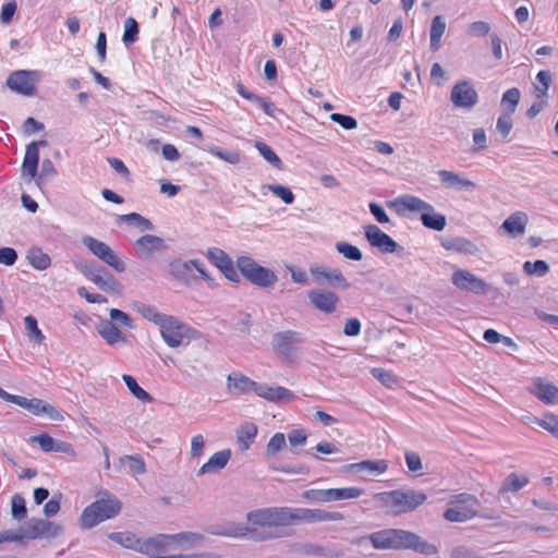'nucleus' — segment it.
<instances>
[{"label": "nucleus", "instance_id": "1", "mask_svg": "<svg viewBox=\"0 0 558 558\" xmlns=\"http://www.w3.org/2000/svg\"><path fill=\"white\" fill-rule=\"evenodd\" d=\"M246 519L253 524L268 525L274 527V532L283 533V527L296 522L342 521L344 515L340 512H329L323 509L272 507L251 511Z\"/></svg>", "mask_w": 558, "mask_h": 558}, {"label": "nucleus", "instance_id": "2", "mask_svg": "<svg viewBox=\"0 0 558 558\" xmlns=\"http://www.w3.org/2000/svg\"><path fill=\"white\" fill-rule=\"evenodd\" d=\"M369 542L375 549H413L423 555H435L437 547L417 534L402 529H386L362 536L353 543L363 545Z\"/></svg>", "mask_w": 558, "mask_h": 558}, {"label": "nucleus", "instance_id": "3", "mask_svg": "<svg viewBox=\"0 0 558 558\" xmlns=\"http://www.w3.org/2000/svg\"><path fill=\"white\" fill-rule=\"evenodd\" d=\"M373 498L379 508L386 509L387 513L400 515L417 509L426 501L427 496L423 492L405 488L377 493Z\"/></svg>", "mask_w": 558, "mask_h": 558}, {"label": "nucleus", "instance_id": "4", "mask_svg": "<svg viewBox=\"0 0 558 558\" xmlns=\"http://www.w3.org/2000/svg\"><path fill=\"white\" fill-rule=\"evenodd\" d=\"M84 509L81 524L84 529H92L98 523L116 517L121 510V502L108 493Z\"/></svg>", "mask_w": 558, "mask_h": 558}, {"label": "nucleus", "instance_id": "5", "mask_svg": "<svg viewBox=\"0 0 558 558\" xmlns=\"http://www.w3.org/2000/svg\"><path fill=\"white\" fill-rule=\"evenodd\" d=\"M177 549L172 535L158 534L155 537L145 538L140 553L149 555L151 558H220L219 556L207 555H170L169 553Z\"/></svg>", "mask_w": 558, "mask_h": 558}, {"label": "nucleus", "instance_id": "6", "mask_svg": "<svg viewBox=\"0 0 558 558\" xmlns=\"http://www.w3.org/2000/svg\"><path fill=\"white\" fill-rule=\"evenodd\" d=\"M303 342L302 333L295 330H283L272 335L271 347L275 354L284 362L294 363L299 359Z\"/></svg>", "mask_w": 558, "mask_h": 558}, {"label": "nucleus", "instance_id": "7", "mask_svg": "<svg viewBox=\"0 0 558 558\" xmlns=\"http://www.w3.org/2000/svg\"><path fill=\"white\" fill-rule=\"evenodd\" d=\"M247 522L250 523L248 520ZM251 524L253 525L252 527L245 526L243 524H230L213 533L221 536L247 538L254 542H264L286 536L284 533L274 532V527H270L268 525H256L253 524L252 522Z\"/></svg>", "mask_w": 558, "mask_h": 558}, {"label": "nucleus", "instance_id": "8", "mask_svg": "<svg viewBox=\"0 0 558 558\" xmlns=\"http://www.w3.org/2000/svg\"><path fill=\"white\" fill-rule=\"evenodd\" d=\"M236 267L243 277L250 282L262 288L272 287L277 281V276L270 269L258 265L248 256H241L236 259Z\"/></svg>", "mask_w": 558, "mask_h": 558}, {"label": "nucleus", "instance_id": "9", "mask_svg": "<svg viewBox=\"0 0 558 558\" xmlns=\"http://www.w3.org/2000/svg\"><path fill=\"white\" fill-rule=\"evenodd\" d=\"M82 243L89 252L99 258L102 263L114 269L117 272H123L126 269L125 263L118 254L105 242L99 241L90 235H84Z\"/></svg>", "mask_w": 558, "mask_h": 558}, {"label": "nucleus", "instance_id": "10", "mask_svg": "<svg viewBox=\"0 0 558 558\" xmlns=\"http://www.w3.org/2000/svg\"><path fill=\"white\" fill-rule=\"evenodd\" d=\"M364 490L359 487L328 488V489H308L302 493L304 499L315 502H330L344 499L359 498Z\"/></svg>", "mask_w": 558, "mask_h": 558}, {"label": "nucleus", "instance_id": "11", "mask_svg": "<svg viewBox=\"0 0 558 558\" xmlns=\"http://www.w3.org/2000/svg\"><path fill=\"white\" fill-rule=\"evenodd\" d=\"M159 329L163 341L171 348L181 345L183 340L190 338V333L193 332L185 324L169 315L159 325Z\"/></svg>", "mask_w": 558, "mask_h": 558}, {"label": "nucleus", "instance_id": "12", "mask_svg": "<svg viewBox=\"0 0 558 558\" xmlns=\"http://www.w3.org/2000/svg\"><path fill=\"white\" fill-rule=\"evenodd\" d=\"M450 100L457 108L472 109L478 102V95L470 81H460L453 85Z\"/></svg>", "mask_w": 558, "mask_h": 558}, {"label": "nucleus", "instance_id": "13", "mask_svg": "<svg viewBox=\"0 0 558 558\" xmlns=\"http://www.w3.org/2000/svg\"><path fill=\"white\" fill-rule=\"evenodd\" d=\"M25 525L28 539L52 538L59 536L63 531L60 524L38 518L29 519Z\"/></svg>", "mask_w": 558, "mask_h": 558}, {"label": "nucleus", "instance_id": "14", "mask_svg": "<svg viewBox=\"0 0 558 558\" xmlns=\"http://www.w3.org/2000/svg\"><path fill=\"white\" fill-rule=\"evenodd\" d=\"M37 73L34 71L19 70L10 74L7 86L17 94L33 96L36 93Z\"/></svg>", "mask_w": 558, "mask_h": 558}, {"label": "nucleus", "instance_id": "15", "mask_svg": "<svg viewBox=\"0 0 558 558\" xmlns=\"http://www.w3.org/2000/svg\"><path fill=\"white\" fill-rule=\"evenodd\" d=\"M452 283L460 290L474 294L486 293L489 286L481 278L466 269H457L451 277Z\"/></svg>", "mask_w": 558, "mask_h": 558}, {"label": "nucleus", "instance_id": "16", "mask_svg": "<svg viewBox=\"0 0 558 558\" xmlns=\"http://www.w3.org/2000/svg\"><path fill=\"white\" fill-rule=\"evenodd\" d=\"M310 303L319 312L332 314L336 312L340 298L332 291L314 289L307 293Z\"/></svg>", "mask_w": 558, "mask_h": 558}, {"label": "nucleus", "instance_id": "17", "mask_svg": "<svg viewBox=\"0 0 558 558\" xmlns=\"http://www.w3.org/2000/svg\"><path fill=\"white\" fill-rule=\"evenodd\" d=\"M365 238L371 246L378 248L381 253H393L399 244L376 225L365 227Z\"/></svg>", "mask_w": 558, "mask_h": 558}, {"label": "nucleus", "instance_id": "18", "mask_svg": "<svg viewBox=\"0 0 558 558\" xmlns=\"http://www.w3.org/2000/svg\"><path fill=\"white\" fill-rule=\"evenodd\" d=\"M311 274L319 284L328 282L332 287L341 288L343 290H347L350 287V283L342 275V271L338 268L315 267L311 268Z\"/></svg>", "mask_w": 558, "mask_h": 558}, {"label": "nucleus", "instance_id": "19", "mask_svg": "<svg viewBox=\"0 0 558 558\" xmlns=\"http://www.w3.org/2000/svg\"><path fill=\"white\" fill-rule=\"evenodd\" d=\"M135 250L142 260H148L155 253L166 250V244L162 238L146 234L135 241Z\"/></svg>", "mask_w": 558, "mask_h": 558}, {"label": "nucleus", "instance_id": "20", "mask_svg": "<svg viewBox=\"0 0 558 558\" xmlns=\"http://www.w3.org/2000/svg\"><path fill=\"white\" fill-rule=\"evenodd\" d=\"M475 517H480V518H483V519H486V520H496V519H499V515L496 514V513H481L477 509L475 508H472V507H459V506H456V507H452V508H448L445 512H444V518L447 520V521H450V522H465L470 519H473Z\"/></svg>", "mask_w": 558, "mask_h": 558}, {"label": "nucleus", "instance_id": "21", "mask_svg": "<svg viewBox=\"0 0 558 558\" xmlns=\"http://www.w3.org/2000/svg\"><path fill=\"white\" fill-rule=\"evenodd\" d=\"M393 205L397 208L399 214H403L404 211L410 213H418L425 215L426 213H430L434 210V206L429 203L421 199L420 197L407 194L398 197Z\"/></svg>", "mask_w": 558, "mask_h": 558}, {"label": "nucleus", "instance_id": "22", "mask_svg": "<svg viewBox=\"0 0 558 558\" xmlns=\"http://www.w3.org/2000/svg\"><path fill=\"white\" fill-rule=\"evenodd\" d=\"M17 405L23 409H26L27 411L35 415L46 414L47 416L54 421H59L62 418L60 412L54 407L37 398L27 399L25 397L20 396Z\"/></svg>", "mask_w": 558, "mask_h": 558}, {"label": "nucleus", "instance_id": "23", "mask_svg": "<svg viewBox=\"0 0 558 558\" xmlns=\"http://www.w3.org/2000/svg\"><path fill=\"white\" fill-rule=\"evenodd\" d=\"M441 184L447 189L471 192L476 189L475 182L462 177L458 172L449 170H439L437 172Z\"/></svg>", "mask_w": 558, "mask_h": 558}, {"label": "nucleus", "instance_id": "24", "mask_svg": "<svg viewBox=\"0 0 558 558\" xmlns=\"http://www.w3.org/2000/svg\"><path fill=\"white\" fill-rule=\"evenodd\" d=\"M441 245L447 251L476 256L481 248L471 240L463 236H446L441 239Z\"/></svg>", "mask_w": 558, "mask_h": 558}, {"label": "nucleus", "instance_id": "25", "mask_svg": "<svg viewBox=\"0 0 558 558\" xmlns=\"http://www.w3.org/2000/svg\"><path fill=\"white\" fill-rule=\"evenodd\" d=\"M530 392L546 404L558 403V387L544 383L541 378L534 379V386L529 388Z\"/></svg>", "mask_w": 558, "mask_h": 558}, {"label": "nucleus", "instance_id": "26", "mask_svg": "<svg viewBox=\"0 0 558 558\" xmlns=\"http://www.w3.org/2000/svg\"><path fill=\"white\" fill-rule=\"evenodd\" d=\"M255 393L271 402L288 401L294 398L293 392L284 387H272L258 383L255 388Z\"/></svg>", "mask_w": 558, "mask_h": 558}, {"label": "nucleus", "instance_id": "27", "mask_svg": "<svg viewBox=\"0 0 558 558\" xmlns=\"http://www.w3.org/2000/svg\"><path fill=\"white\" fill-rule=\"evenodd\" d=\"M231 458V450L226 449L214 453L196 472L197 476L217 473L222 470Z\"/></svg>", "mask_w": 558, "mask_h": 558}, {"label": "nucleus", "instance_id": "28", "mask_svg": "<svg viewBox=\"0 0 558 558\" xmlns=\"http://www.w3.org/2000/svg\"><path fill=\"white\" fill-rule=\"evenodd\" d=\"M527 216L522 211L511 214L501 225L504 229L511 236L522 235L526 230Z\"/></svg>", "mask_w": 558, "mask_h": 558}, {"label": "nucleus", "instance_id": "29", "mask_svg": "<svg viewBox=\"0 0 558 558\" xmlns=\"http://www.w3.org/2000/svg\"><path fill=\"white\" fill-rule=\"evenodd\" d=\"M97 331L109 345L124 343L126 341V337L112 322H101L97 326Z\"/></svg>", "mask_w": 558, "mask_h": 558}, {"label": "nucleus", "instance_id": "30", "mask_svg": "<svg viewBox=\"0 0 558 558\" xmlns=\"http://www.w3.org/2000/svg\"><path fill=\"white\" fill-rule=\"evenodd\" d=\"M345 469L357 472L367 471L371 475L377 476L388 470V463L386 460H363L357 463H351Z\"/></svg>", "mask_w": 558, "mask_h": 558}, {"label": "nucleus", "instance_id": "31", "mask_svg": "<svg viewBox=\"0 0 558 558\" xmlns=\"http://www.w3.org/2000/svg\"><path fill=\"white\" fill-rule=\"evenodd\" d=\"M39 153L35 144H28L24 156L22 172L23 175H28L31 179L35 178L38 171Z\"/></svg>", "mask_w": 558, "mask_h": 558}, {"label": "nucleus", "instance_id": "32", "mask_svg": "<svg viewBox=\"0 0 558 558\" xmlns=\"http://www.w3.org/2000/svg\"><path fill=\"white\" fill-rule=\"evenodd\" d=\"M100 290L108 293H117L121 291V283L106 268L96 275L92 280Z\"/></svg>", "mask_w": 558, "mask_h": 558}, {"label": "nucleus", "instance_id": "33", "mask_svg": "<svg viewBox=\"0 0 558 558\" xmlns=\"http://www.w3.org/2000/svg\"><path fill=\"white\" fill-rule=\"evenodd\" d=\"M108 537L114 543L138 553L144 544V539L136 537V535L131 532H113L110 533Z\"/></svg>", "mask_w": 558, "mask_h": 558}, {"label": "nucleus", "instance_id": "34", "mask_svg": "<svg viewBox=\"0 0 558 558\" xmlns=\"http://www.w3.org/2000/svg\"><path fill=\"white\" fill-rule=\"evenodd\" d=\"M257 435V426L254 423H244L236 430V439L242 451L248 450Z\"/></svg>", "mask_w": 558, "mask_h": 558}, {"label": "nucleus", "instance_id": "35", "mask_svg": "<svg viewBox=\"0 0 558 558\" xmlns=\"http://www.w3.org/2000/svg\"><path fill=\"white\" fill-rule=\"evenodd\" d=\"M446 31V21L441 15H436L430 25V49L437 51L440 48V39Z\"/></svg>", "mask_w": 558, "mask_h": 558}, {"label": "nucleus", "instance_id": "36", "mask_svg": "<svg viewBox=\"0 0 558 558\" xmlns=\"http://www.w3.org/2000/svg\"><path fill=\"white\" fill-rule=\"evenodd\" d=\"M26 258L29 264L38 270H45L51 265V258L49 255L37 247L31 248L27 252Z\"/></svg>", "mask_w": 558, "mask_h": 558}, {"label": "nucleus", "instance_id": "37", "mask_svg": "<svg viewBox=\"0 0 558 558\" xmlns=\"http://www.w3.org/2000/svg\"><path fill=\"white\" fill-rule=\"evenodd\" d=\"M521 99V92L517 87L506 90L501 97V106L505 108L504 113L513 114Z\"/></svg>", "mask_w": 558, "mask_h": 558}, {"label": "nucleus", "instance_id": "38", "mask_svg": "<svg viewBox=\"0 0 558 558\" xmlns=\"http://www.w3.org/2000/svg\"><path fill=\"white\" fill-rule=\"evenodd\" d=\"M122 380L124 381L125 386L130 390V392L135 397L137 400H141L143 402H151L153 397L145 391L136 381V379L131 375H122Z\"/></svg>", "mask_w": 558, "mask_h": 558}, {"label": "nucleus", "instance_id": "39", "mask_svg": "<svg viewBox=\"0 0 558 558\" xmlns=\"http://www.w3.org/2000/svg\"><path fill=\"white\" fill-rule=\"evenodd\" d=\"M421 221L424 227L435 231H442L447 223L446 217L441 214L435 213V209L430 213L422 215Z\"/></svg>", "mask_w": 558, "mask_h": 558}, {"label": "nucleus", "instance_id": "40", "mask_svg": "<svg viewBox=\"0 0 558 558\" xmlns=\"http://www.w3.org/2000/svg\"><path fill=\"white\" fill-rule=\"evenodd\" d=\"M118 219L128 223L135 225L142 232L154 230V225L151 221L137 213L121 215Z\"/></svg>", "mask_w": 558, "mask_h": 558}, {"label": "nucleus", "instance_id": "41", "mask_svg": "<svg viewBox=\"0 0 558 558\" xmlns=\"http://www.w3.org/2000/svg\"><path fill=\"white\" fill-rule=\"evenodd\" d=\"M137 312L144 317L146 318L147 320H150L153 323H155L156 325H160L163 319L168 316L166 314H162L160 312L157 311L156 307L151 306V305H147V304H144V303H140V304H136L135 305Z\"/></svg>", "mask_w": 558, "mask_h": 558}, {"label": "nucleus", "instance_id": "42", "mask_svg": "<svg viewBox=\"0 0 558 558\" xmlns=\"http://www.w3.org/2000/svg\"><path fill=\"white\" fill-rule=\"evenodd\" d=\"M255 147L265 160H267L274 168L282 170L283 163L270 146L263 142H256Z\"/></svg>", "mask_w": 558, "mask_h": 558}, {"label": "nucleus", "instance_id": "43", "mask_svg": "<svg viewBox=\"0 0 558 558\" xmlns=\"http://www.w3.org/2000/svg\"><path fill=\"white\" fill-rule=\"evenodd\" d=\"M75 268L88 280H93L97 274L105 271V267L94 260H81L75 264Z\"/></svg>", "mask_w": 558, "mask_h": 558}, {"label": "nucleus", "instance_id": "44", "mask_svg": "<svg viewBox=\"0 0 558 558\" xmlns=\"http://www.w3.org/2000/svg\"><path fill=\"white\" fill-rule=\"evenodd\" d=\"M529 483L526 477L520 478L515 473L509 474L499 489V494H505L507 492H518L523 488Z\"/></svg>", "mask_w": 558, "mask_h": 558}, {"label": "nucleus", "instance_id": "45", "mask_svg": "<svg viewBox=\"0 0 558 558\" xmlns=\"http://www.w3.org/2000/svg\"><path fill=\"white\" fill-rule=\"evenodd\" d=\"M338 253L350 260L360 262L363 258L362 251L348 242H337L335 245Z\"/></svg>", "mask_w": 558, "mask_h": 558}, {"label": "nucleus", "instance_id": "46", "mask_svg": "<svg viewBox=\"0 0 558 558\" xmlns=\"http://www.w3.org/2000/svg\"><path fill=\"white\" fill-rule=\"evenodd\" d=\"M529 421L536 423L550 434H553L555 437L558 438V415L549 414L546 415L544 418H537L535 416L527 417Z\"/></svg>", "mask_w": 558, "mask_h": 558}, {"label": "nucleus", "instance_id": "47", "mask_svg": "<svg viewBox=\"0 0 558 558\" xmlns=\"http://www.w3.org/2000/svg\"><path fill=\"white\" fill-rule=\"evenodd\" d=\"M523 270L529 276L543 277L549 271V265L542 259H537L533 263L527 260L523 264Z\"/></svg>", "mask_w": 558, "mask_h": 558}, {"label": "nucleus", "instance_id": "48", "mask_svg": "<svg viewBox=\"0 0 558 558\" xmlns=\"http://www.w3.org/2000/svg\"><path fill=\"white\" fill-rule=\"evenodd\" d=\"M24 323H25V329L27 331V336L29 337V339L32 341L40 344L44 341L45 336L43 335L41 330L38 328L37 319L34 316L28 315L24 318Z\"/></svg>", "mask_w": 558, "mask_h": 558}, {"label": "nucleus", "instance_id": "49", "mask_svg": "<svg viewBox=\"0 0 558 558\" xmlns=\"http://www.w3.org/2000/svg\"><path fill=\"white\" fill-rule=\"evenodd\" d=\"M228 381L229 383L233 381V387L241 392H248V391L255 392V388L257 386L256 381H253L252 379H250L248 377H246L244 375H234V376L229 375Z\"/></svg>", "mask_w": 558, "mask_h": 558}, {"label": "nucleus", "instance_id": "50", "mask_svg": "<svg viewBox=\"0 0 558 558\" xmlns=\"http://www.w3.org/2000/svg\"><path fill=\"white\" fill-rule=\"evenodd\" d=\"M536 80L539 83V85H535L537 98L547 97L551 84V73L547 70H542L537 73Z\"/></svg>", "mask_w": 558, "mask_h": 558}, {"label": "nucleus", "instance_id": "51", "mask_svg": "<svg viewBox=\"0 0 558 558\" xmlns=\"http://www.w3.org/2000/svg\"><path fill=\"white\" fill-rule=\"evenodd\" d=\"M27 509L26 502L22 495L15 494L11 499V514L16 520H22L26 517Z\"/></svg>", "mask_w": 558, "mask_h": 558}, {"label": "nucleus", "instance_id": "52", "mask_svg": "<svg viewBox=\"0 0 558 558\" xmlns=\"http://www.w3.org/2000/svg\"><path fill=\"white\" fill-rule=\"evenodd\" d=\"M371 373L378 381L388 388L398 383V377L391 371L375 367L372 368Z\"/></svg>", "mask_w": 558, "mask_h": 558}, {"label": "nucleus", "instance_id": "53", "mask_svg": "<svg viewBox=\"0 0 558 558\" xmlns=\"http://www.w3.org/2000/svg\"><path fill=\"white\" fill-rule=\"evenodd\" d=\"M450 504L459 507H472L475 509L480 506L478 499L474 495L466 493L451 496Z\"/></svg>", "mask_w": 558, "mask_h": 558}, {"label": "nucleus", "instance_id": "54", "mask_svg": "<svg viewBox=\"0 0 558 558\" xmlns=\"http://www.w3.org/2000/svg\"><path fill=\"white\" fill-rule=\"evenodd\" d=\"M286 447V437L282 433H276L268 441L266 456L274 457Z\"/></svg>", "mask_w": 558, "mask_h": 558}, {"label": "nucleus", "instance_id": "55", "mask_svg": "<svg viewBox=\"0 0 558 558\" xmlns=\"http://www.w3.org/2000/svg\"><path fill=\"white\" fill-rule=\"evenodd\" d=\"M109 316H110L109 322H112L116 326L119 325V326L126 327L130 329L134 328L133 319L130 317V315H128L126 313H124L121 310L111 308L109 312Z\"/></svg>", "mask_w": 558, "mask_h": 558}, {"label": "nucleus", "instance_id": "56", "mask_svg": "<svg viewBox=\"0 0 558 558\" xmlns=\"http://www.w3.org/2000/svg\"><path fill=\"white\" fill-rule=\"evenodd\" d=\"M264 187L268 189L270 192H272L277 197H279L283 203L288 205L294 202V194L287 186L280 184H268L265 185Z\"/></svg>", "mask_w": 558, "mask_h": 558}, {"label": "nucleus", "instance_id": "57", "mask_svg": "<svg viewBox=\"0 0 558 558\" xmlns=\"http://www.w3.org/2000/svg\"><path fill=\"white\" fill-rule=\"evenodd\" d=\"M138 24L133 17H128L124 23L123 41L125 45L132 44L137 39Z\"/></svg>", "mask_w": 558, "mask_h": 558}, {"label": "nucleus", "instance_id": "58", "mask_svg": "<svg viewBox=\"0 0 558 558\" xmlns=\"http://www.w3.org/2000/svg\"><path fill=\"white\" fill-rule=\"evenodd\" d=\"M512 114L502 113L496 122V130L500 133L502 140H506L512 130Z\"/></svg>", "mask_w": 558, "mask_h": 558}, {"label": "nucleus", "instance_id": "59", "mask_svg": "<svg viewBox=\"0 0 558 558\" xmlns=\"http://www.w3.org/2000/svg\"><path fill=\"white\" fill-rule=\"evenodd\" d=\"M208 151L231 165L239 163L241 159L238 151H225L217 146L209 147Z\"/></svg>", "mask_w": 558, "mask_h": 558}, {"label": "nucleus", "instance_id": "60", "mask_svg": "<svg viewBox=\"0 0 558 558\" xmlns=\"http://www.w3.org/2000/svg\"><path fill=\"white\" fill-rule=\"evenodd\" d=\"M207 256L215 263V265L221 269L228 262L231 260L229 255L218 247L209 248L207 252Z\"/></svg>", "mask_w": 558, "mask_h": 558}, {"label": "nucleus", "instance_id": "61", "mask_svg": "<svg viewBox=\"0 0 558 558\" xmlns=\"http://www.w3.org/2000/svg\"><path fill=\"white\" fill-rule=\"evenodd\" d=\"M172 536L174 538V544L177 547L182 543H190L194 545L196 543H199L204 538L203 535L193 532H181L178 534H173Z\"/></svg>", "mask_w": 558, "mask_h": 558}, {"label": "nucleus", "instance_id": "62", "mask_svg": "<svg viewBox=\"0 0 558 558\" xmlns=\"http://www.w3.org/2000/svg\"><path fill=\"white\" fill-rule=\"evenodd\" d=\"M192 266L193 264H191V260H175L170 264L172 274L179 279H184L185 276L192 270Z\"/></svg>", "mask_w": 558, "mask_h": 558}, {"label": "nucleus", "instance_id": "63", "mask_svg": "<svg viewBox=\"0 0 558 558\" xmlns=\"http://www.w3.org/2000/svg\"><path fill=\"white\" fill-rule=\"evenodd\" d=\"M331 121L338 123L344 130H352L357 126V121L351 116H345L342 113H331Z\"/></svg>", "mask_w": 558, "mask_h": 558}, {"label": "nucleus", "instance_id": "64", "mask_svg": "<svg viewBox=\"0 0 558 558\" xmlns=\"http://www.w3.org/2000/svg\"><path fill=\"white\" fill-rule=\"evenodd\" d=\"M451 558H483L476 551L466 546H457L450 551Z\"/></svg>", "mask_w": 558, "mask_h": 558}]
</instances>
